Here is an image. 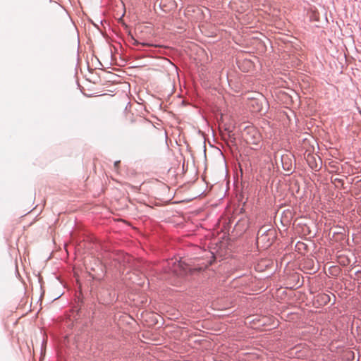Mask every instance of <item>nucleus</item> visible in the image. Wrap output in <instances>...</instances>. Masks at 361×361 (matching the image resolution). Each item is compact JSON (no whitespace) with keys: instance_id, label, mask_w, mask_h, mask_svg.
Listing matches in <instances>:
<instances>
[{"instance_id":"nucleus-1","label":"nucleus","mask_w":361,"mask_h":361,"mask_svg":"<svg viewBox=\"0 0 361 361\" xmlns=\"http://www.w3.org/2000/svg\"><path fill=\"white\" fill-rule=\"evenodd\" d=\"M245 141L249 145H257L261 140V135L258 130L253 126H247L243 133Z\"/></svg>"},{"instance_id":"nucleus-2","label":"nucleus","mask_w":361,"mask_h":361,"mask_svg":"<svg viewBox=\"0 0 361 361\" xmlns=\"http://www.w3.org/2000/svg\"><path fill=\"white\" fill-rule=\"evenodd\" d=\"M274 237V231L269 230L266 233L262 234L259 233L257 238V243L258 245H262L263 247H268L272 244Z\"/></svg>"},{"instance_id":"nucleus-3","label":"nucleus","mask_w":361,"mask_h":361,"mask_svg":"<svg viewBox=\"0 0 361 361\" xmlns=\"http://www.w3.org/2000/svg\"><path fill=\"white\" fill-rule=\"evenodd\" d=\"M169 264L171 272L177 276H183L185 274L188 268V265L182 261H174L172 259Z\"/></svg>"},{"instance_id":"nucleus-4","label":"nucleus","mask_w":361,"mask_h":361,"mask_svg":"<svg viewBox=\"0 0 361 361\" xmlns=\"http://www.w3.org/2000/svg\"><path fill=\"white\" fill-rule=\"evenodd\" d=\"M280 163L287 174L293 173L296 165V163L293 162V159H280Z\"/></svg>"},{"instance_id":"nucleus-5","label":"nucleus","mask_w":361,"mask_h":361,"mask_svg":"<svg viewBox=\"0 0 361 361\" xmlns=\"http://www.w3.org/2000/svg\"><path fill=\"white\" fill-rule=\"evenodd\" d=\"M309 166L316 171H319L322 166V159H305Z\"/></svg>"},{"instance_id":"nucleus-6","label":"nucleus","mask_w":361,"mask_h":361,"mask_svg":"<svg viewBox=\"0 0 361 361\" xmlns=\"http://www.w3.org/2000/svg\"><path fill=\"white\" fill-rule=\"evenodd\" d=\"M318 297L320 298L321 300H322L324 302L329 301V295H327L326 294H322V295H318Z\"/></svg>"},{"instance_id":"nucleus-7","label":"nucleus","mask_w":361,"mask_h":361,"mask_svg":"<svg viewBox=\"0 0 361 361\" xmlns=\"http://www.w3.org/2000/svg\"><path fill=\"white\" fill-rule=\"evenodd\" d=\"M260 263H264L266 266L269 265V262L267 260H262Z\"/></svg>"},{"instance_id":"nucleus-8","label":"nucleus","mask_w":361,"mask_h":361,"mask_svg":"<svg viewBox=\"0 0 361 361\" xmlns=\"http://www.w3.org/2000/svg\"><path fill=\"white\" fill-rule=\"evenodd\" d=\"M119 163H120V161H115V163H114V166H115V167H118V166Z\"/></svg>"},{"instance_id":"nucleus-9","label":"nucleus","mask_w":361,"mask_h":361,"mask_svg":"<svg viewBox=\"0 0 361 361\" xmlns=\"http://www.w3.org/2000/svg\"><path fill=\"white\" fill-rule=\"evenodd\" d=\"M215 151L218 153V154H222V153L221 152V151L218 149H216Z\"/></svg>"},{"instance_id":"nucleus-10","label":"nucleus","mask_w":361,"mask_h":361,"mask_svg":"<svg viewBox=\"0 0 361 361\" xmlns=\"http://www.w3.org/2000/svg\"><path fill=\"white\" fill-rule=\"evenodd\" d=\"M204 157H207V154H206V149H205V147L204 146Z\"/></svg>"},{"instance_id":"nucleus-11","label":"nucleus","mask_w":361,"mask_h":361,"mask_svg":"<svg viewBox=\"0 0 361 361\" xmlns=\"http://www.w3.org/2000/svg\"><path fill=\"white\" fill-rule=\"evenodd\" d=\"M260 266V263L257 264V269H259V267Z\"/></svg>"},{"instance_id":"nucleus-12","label":"nucleus","mask_w":361,"mask_h":361,"mask_svg":"<svg viewBox=\"0 0 361 361\" xmlns=\"http://www.w3.org/2000/svg\"><path fill=\"white\" fill-rule=\"evenodd\" d=\"M276 165L277 166V167L279 168V163L278 162H276Z\"/></svg>"},{"instance_id":"nucleus-13","label":"nucleus","mask_w":361,"mask_h":361,"mask_svg":"<svg viewBox=\"0 0 361 361\" xmlns=\"http://www.w3.org/2000/svg\"><path fill=\"white\" fill-rule=\"evenodd\" d=\"M252 102H253V103H256V104H257V101H253Z\"/></svg>"}]
</instances>
